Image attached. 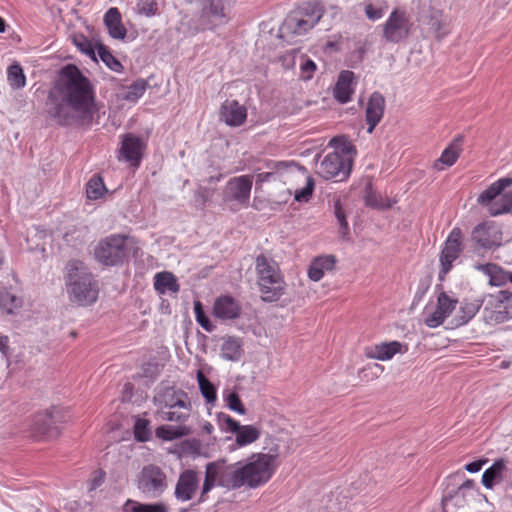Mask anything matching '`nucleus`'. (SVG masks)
Here are the masks:
<instances>
[{
	"mask_svg": "<svg viewBox=\"0 0 512 512\" xmlns=\"http://www.w3.org/2000/svg\"><path fill=\"white\" fill-rule=\"evenodd\" d=\"M184 427L162 425L156 429V436L165 441H173L187 434Z\"/></svg>",
	"mask_w": 512,
	"mask_h": 512,
	"instance_id": "39",
	"label": "nucleus"
},
{
	"mask_svg": "<svg viewBox=\"0 0 512 512\" xmlns=\"http://www.w3.org/2000/svg\"><path fill=\"white\" fill-rule=\"evenodd\" d=\"M106 191L105 184L99 176H93L86 184V195L90 200L102 198Z\"/></svg>",
	"mask_w": 512,
	"mask_h": 512,
	"instance_id": "38",
	"label": "nucleus"
},
{
	"mask_svg": "<svg viewBox=\"0 0 512 512\" xmlns=\"http://www.w3.org/2000/svg\"><path fill=\"white\" fill-rule=\"evenodd\" d=\"M201 430L203 433L211 435L214 431V426L209 421H204L201 423Z\"/></svg>",
	"mask_w": 512,
	"mask_h": 512,
	"instance_id": "59",
	"label": "nucleus"
},
{
	"mask_svg": "<svg viewBox=\"0 0 512 512\" xmlns=\"http://www.w3.org/2000/svg\"><path fill=\"white\" fill-rule=\"evenodd\" d=\"M167 486L166 474L156 465L144 466L138 476L137 487L146 497L156 498L161 496Z\"/></svg>",
	"mask_w": 512,
	"mask_h": 512,
	"instance_id": "12",
	"label": "nucleus"
},
{
	"mask_svg": "<svg viewBox=\"0 0 512 512\" xmlns=\"http://www.w3.org/2000/svg\"><path fill=\"white\" fill-rule=\"evenodd\" d=\"M460 148L456 143L450 144L441 154L438 162L436 163V167L438 169H442L439 167V164H443L444 166L450 167L452 166L459 157Z\"/></svg>",
	"mask_w": 512,
	"mask_h": 512,
	"instance_id": "40",
	"label": "nucleus"
},
{
	"mask_svg": "<svg viewBox=\"0 0 512 512\" xmlns=\"http://www.w3.org/2000/svg\"><path fill=\"white\" fill-rule=\"evenodd\" d=\"M419 20L429 25L431 29L437 34V37H442L447 32L444 31L446 21L443 19L442 12L440 10H433L429 19H425L423 15L419 17Z\"/></svg>",
	"mask_w": 512,
	"mask_h": 512,
	"instance_id": "37",
	"label": "nucleus"
},
{
	"mask_svg": "<svg viewBox=\"0 0 512 512\" xmlns=\"http://www.w3.org/2000/svg\"><path fill=\"white\" fill-rule=\"evenodd\" d=\"M73 44L78 48L80 52L90 57L92 60H96V54L93 44L82 34H75L72 37Z\"/></svg>",
	"mask_w": 512,
	"mask_h": 512,
	"instance_id": "44",
	"label": "nucleus"
},
{
	"mask_svg": "<svg viewBox=\"0 0 512 512\" xmlns=\"http://www.w3.org/2000/svg\"><path fill=\"white\" fill-rule=\"evenodd\" d=\"M200 483V476L196 470L185 469L178 477L175 485L174 496L180 502L193 499Z\"/></svg>",
	"mask_w": 512,
	"mask_h": 512,
	"instance_id": "18",
	"label": "nucleus"
},
{
	"mask_svg": "<svg viewBox=\"0 0 512 512\" xmlns=\"http://www.w3.org/2000/svg\"><path fill=\"white\" fill-rule=\"evenodd\" d=\"M329 145L336 151L324 156L316 166V173L325 180H346L352 170L355 149L345 137H334Z\"/></svg>",
	"mask_w": 512,
	"mask_h": 512,
	"instance_id": "4",
	"label": "nucleus"
},
{
	"mask_svg": "<svg viewBox=\"0 0 512 512\" xmlns=\"http://www.w3.org/2000/svg\"><path fill=\"white\" fill-rule=\"evenodd\" d=\"M482 484L486 489H492L496 484L512 487V467L506 459L496 460L482 474Z\"/></svg>",
	"mask_w": 512,
	"mask_h": 512,
	"instance_id": "17",
	"label": "nucleus"
},
{
	"mask_svg": "<svg viewBox=\"0 0 512 512\" xmlns=\"http://www.w3.org/2000/svg\"><path fill=\"white\" fill-rule=\"evenodd\" d=\"M457 304V300L450 297L445 292H441L437 299L435 310L425 318V324L429 328H437L443 324L445 319L452 313Z\"/></svg>",
	"mask_w": 512,
	"mask_h": 512,
	"instance_id": "22",
	"label": "nucleus"
},
{
	"mask_svg": "<svg viewBox=\"0 0 512 512\" xmlns=\"http://www.w3.org/2000/svg\"><path fill=\"white\" fill-rule=\"evenodd\" d=\"M316 71V64L311 59H305L300 64V76L303 80H310Z\"/></svg>",
	"mask_w": 512,
	"mask_h": 512,
	"instance_id": "52",
	"label": "nucleus"
},
{
	"mask_svg": "<svg viewBox=\"0 0 512 512\" xmlns=\"http://www.w3.org/2000/svg\"><path fill=\"white\" fill-rule=\"evenodd\" d=\"M132 388H133V386H132V384H131V383H126V384L124 385V390H125V391H129V392H131V391H132Z\"/></svg>",
	"mask_w": 512,
	"mask_h": 512,
	"instance_id": "62",
	"label": "nucleus"
},
{
	"mask_svg": "<svg viewBox=\"0 0 512 512\" xmlns=\"http://www.w3.org/2000/svg\"><path fill=\"white\" fill-rule=\"evenodd\" d=\"M220 355L228 361L237 362L243 355V344L239 337L225 336L222 338Z\"/></svg>",
	"mask_w": 512,
	"mask_h": 512,
	"instance_id": "28",
	"label": "nucleus"
},
{
	"mask_svg": "<svg viewBox=\"0 0 512 512\" xmlns=\"http://www.w3.org/2000/svg\"><path fill=\"white\" fill-rule=\"evenodd\" d=\"M472 483H473V482H472L471 480H468V481H466L465 485H466V486H469V485H472Z\"/></svg>",
	"mask_w": 512,
	"mask_h": 512,
	"instance_id": "63",
	"label": "nucleus"
},
{
	"mask_svg": "<svg viewBox=\"0 0 512 512\" xmlns=\"http://www.w3.org/2000/svg\"><path fill=\"white\" fill-rule=\"evenodd\" d=\"M462 250V231L455 227L449 233L440 254V280H444L445 276L451 271L453 263L459 258Z\"/></svg>",
	"mask_w": 512,
	"mask_h": 512,
	"instance_id": "14",
	"label": "nucleus"
},
{
	"mask_svg": "<svg viewBox=\"0 0 512 512\" xmlns=\"http://www.w3.org/2000/svg\"><path fill=\"white\" fill-rule=\"evenodd\" d=\"M47 104L49 115L61 125H70L79 119L91 120L97 110L93 85L73 64L60 70Z\"/></svg>",
	"mask_w": 512,
	"mask_h": 512,
	"instance_id": "2",
	"label": "nucleus"
},
{
	"mask_svg": "<svg viewBox=\"0 0 512 512\" xmlns=\"http://www.w3.org/2000/svg\"><path fill=\"white\" fill-rule=\"evenodd\" d=\"M126 240L127 237L117 234L102 239L94 249L96 260L104 266L121 264L126 257Z\"/></svg>",
	"mask_w": 512,
	"mask_h": 512,
	"instance_id": "10",
	"label": "nucleus"
},
{
	"mask_svg": "<svg viewBox=\"0 0 512 512\" xmlns=\"http://www.w3.org/2000/svg\"><path fill=\"white\" fill-rule=\"evenodd\" d=\"M154 289L159 294L177 293L180 289L175 275L168 271L158 272L154 276Z\"/></svg>",
	"mask_w": 512,
	"mask_h": 512,
	"instance_id": "32",
	"label": "nucleus"
},
{
	"mask_svg": "<svg viewBox=\"0 0 512 512\" xmlns=\"http://www.w3.org/2000/svg\"><path fill=\"white\" fill-rule=\"evenodd\" d=\"M384 371V367L377 363L367 364L363 369V378H378Z\"/></svg>",
	"mask_w": 512,
	"mask_h": 512,
	"instance_id": "53",
	"label": "nucleus"
},
{
	"mask_svg": "<svg viewBox=\"0 0 512 512\" xmlns=\"http://www.w3.org/2000/svg\"><path fill=\"white\" fill-rule=\"evenodd\" d=\"M61 413L57 408H52L37 413L30 425V436L36 440L53 439L60 433Z\"/></svg>",
	"mask_w": 512,
	"mask_h": 512,
	"instance_id": "11",
	"label": "nucleus"
},
{
	"mask_svg": "<svg viewBox=\"0 0 512 512\" xmlns=\"http://www.w3.org/2000/svg\"><path fill=\"white\" fill-rule=\"evenodd\" d=\"M5 31V21L0 17V33Z\"/></svg>",
	"mask_w": 512,
	"mask_h": 512,
	"instance_id": "60",
	"label": "nucleus"
},
{
	"mask_svg": "<svg viewBox=\"0 0 512 512\" xmlns=\"http://www.w3.org/2000/svg\"><path fill=\"white\" fill-rule=\"evenodd\" d=\"M64 281L70 302L78 306H90L97 301L98 282L84 262L69 260L64 268Z\"/></svg>",
	"mask_w": 512,
	"mask_h": 512,
	"instance_id": "3",
	"label": "nucleus"
},
{
	"mask_svg": "<svg viewBox=\"0 0 512 512\" xmlns=\"http://www.w3.org/2000/svg\"><path fill=\"white\" fill-rule=\"evenodd\" d=\"M197 381L200 392L202 396L205 398L206 402L209 404H213L217 399L215 386L200 370L197 372Z\"/></svg>",
	"mask_w": 512,
	"mask_h": 512,
	"instance_id": "36",
	"label": "nucleus"
},
{
	"mask_svg": "<svg viewBox=\"0 0 512 512\" xmlns=\"http://www.w3.org/2000/svg\"><path fill=\"white\" fill-rule=\"evenodd\" d=\"M366 204L369 206H375V203L372 201V198L370 196L366 197Z\"/></svg>",
	"mask_w": 512,
	"mask_h": 512,
	"instance_id": "61",
	"label": "nucleus"
},
{
	"mask_svg": "<svg viewBox=\"0 0 512 512\" xmlns=\"http://www.w3.org/2000/svg\"><path fill=\"white\" fill-rule=\"evenodd\" d=\"M146 89L147 82L143 79H138L128 86L124 98L130 102H137L143 96Z\"/></svg>",
	"mask_w": 512,
	"mask_h": 512,
	"instance_id": "43",
	"label": "nucleus"
},
{
	"mask_svg": "<svg viewBox=\"0 0 512 512\" xmlns=\"http://www.w3.org/2000/svg\"><path fill=\"white\" fill-rule=\"evenodd\" d=\"M9 339L7 336L0 335V351L2 354L6 355L9 351Z\"/></svg>",
	"mask_w": 512,
	"mask_h": 512,
	"instance_id": "58",
	"label": "nucleus"
},
{
	"mask_svg": "<svg viewBox=\"0 0 512 512\" xmlns=\"http://www.w3.org/2000/svg\"><path fill=\"white\" fill-rule=\"evenodd\" d=\"M471 240L483 250H494L502 245L503 235L494 222H483L474 227Z\"/></svg>",
	"mask_w": 512,
	"mask_h": 512,
	"instance_id": "16",
	"label": "nucleus"
},
{
	"mask_svg": "<svg viewBox=\"0 0 512 512\" xmlns=\"http://www.w3.org/2000/svg\"><path fill=\"white\" fill-rule=\"evenodd\" d=\"M270 171L258 173L256 176V187L264 183L281 181L284 182L292 164L288 162H273L269 166Z\"/></svg>",
	"mask_w": 512,
	"mask_h": 512,
	"instance_id": "26",
	"label": "nucleus"
},
{
	"mask_svg": "<svg viewBox=\"0 0 512 512\" xmlns=\"http://www.w3.org/2000/svg\"><path fill=\"white\" fill-rule=\"evenodd\" d=\"M312 192L313 186L312 184L308 183L304 188H302L301 190H297L295 192V199L297 201H306L312 195Z\"/></svg>",
	"mask_w": 512,
	"mask_h": 512,
	"instance_id": "56",
	"label": "nucleus"
},
{
	"mask_svg": "<svg viewBox=\"0 0 512 512\" xmlns=\"http://www.w3.org/2000/svg\"><path fill=\"white\" fill-rule=\"evenodd\" d=\"M476 268L489 277V283L492 286H503L511 279V273L503 270L496 264H481Z\"/></svg>",
	"mask_w": 512,
	"mask_h": 512,
	"instance_id": "31",
	"label": "nucleus"
},
{
	"mask_svg": "<svg viewBox=\"0 0 512 512\" xmlns=\"http://www.w3.org/2000/svg\"><path fill=\"white\" fill-rule=\"evenodd\" d=\"M98 54L112 71L119 72L122 69V64L102 45L98 47Z\"/></svg>",
	"mask_w": 512,
	"mask_h": 512,
	"instance_id": "51",
	"label": "nucleus"
},
{
	"mask_svg": "<svg viewBox=\"0 0 512 512\" xmlns=\"http://www.w3.org/2000/svg\"><path fill=\"white\" fill-rule=\"evenodd\" d=\"M7 81L12 89H21L26 85V77L22 67L15 63L7 69Z\"/></svg>",
	"mask_w": 512,
	"mask_h": 512,
	"instance_id": "35",
	"label": "nucleus"
},
{
	"mask_svg": "<svg viewBox=\"0 0 512 512\" xmlns=\"http://www.w3.org/2000/svg\"><path fill=\"white\" fill-rule=\"evenodd\" d=\"M134 435L138 441L145 442L150 438L149 422L146 419L138 418L134 424Z\"/></svg>",
	"mask_w": 512,
	"mask_h": 512,
	"instance_id": "50",
	"label": "nucleus"
},
{
	"mask_svg": "<svg viewBox=\"0 0 512 512\" xmlns=\"http://www.w3.org/2000/svg\"><path fill=\"white\" fill-rule=\"evenodd\" d=\"M322 16V6L317 2H308L300 9L287 16L280 31L284 35H303L311 30Z\"/></svg>",
	"mask_w": 512,
	"mask_h": 512,
	"instance_id": "8",
	"label": "nucleus"
},
{
	"mask_svg": "<svg viewBox=\"0 0 512 512\" xmlns=\"http://www.w3.org/2000/svg\"><path fill=\"white\" fill-rule=\"evenodd\" d=\"M334 213L339 224V233L342 238H346L349 234V225L339 200H337L334 204Z\"/></svg>",
	"mask_w": 512,
	"mask_h": 512,
	"instance_id": "47",
	"label": "nucleus"
},
{
	"mask_svg": "<svg viewBox=\"0 0 512 512\" xmlns=\"http://www.w3.org/2000/svg\"><path fill=\"white\" fill-rule=\"evenodd\" d=\"M217 424L221 431L225 433L234 434L237 429L239 430L240 423L233 419L230 415L220 412L216 414Z\"/></svg>",
	"mask_w": 512,
	"mask_h": 512,
	"instance_id": "45",
	"label": "nucleus"
},
{
	"mask_svg": "<svg viewBox=\"0 0 512 512\" xmlns=\"http://www.w3.org/2000/svg\"><path fill=\"white\" fill-rule=\"evenodd\" d=\"M242 308L239 302L229 295L216 299L213 306V314L221 320H232L240 316Z\"/></svg>",
	"mask_w": 512,
	"mask_h": 512,
	"instance_id": "25",
	"label": "nucleus"
},
{
	"mask_svg": "<svg viewBox=\"0 0 512 512\" xmlns=\"http://www.w3.org/2000/svg\"><path fill=\"white\" fill-rule=\"evenodd\" d=\"M385 110V98L379 92L370 95L366 107V122L368 124L367 132L372 133L378 123L381 121Z\"/></svg>",
	"mask_w": 512,
	"mask_h": 512,
	"instance_id": "24",
	"label": "nucleus"
},
{
	"mask_svg": "<svg viewBox=\"0 0 512 512\" xmlns=\"http://www.w3.org/2000/svg\"><path fill=\"white\" fill-rule=\"evenodd\" d=\"M480 303L473 301L462 302L459 308V324H466L470 321L479 311Z\"/></svg>",
	"mask_w": 512,
	"mask_h": 512,
	"instance_id": "42",
	"label": "nucleus"
},
{
	"mask_svg": "<svg viewBox=\"0 0 512 512\" xmlns=\"http://www.w3.org/2000/svg\"><path fill=\"white\" fill-rule=\"evenodd\" d=\"M487 463V460H477L465 465V470L469 473H476L482 469V466Z\"/></svg>",
	"mask_w": 512,
	"mask_h": 512,
	"instance_id": "57",
	"label": "nucleus"
},
{
	"mask_svg": "<svg viewBox=\"0 0 512 512\" xmlns=\"http://www.w3.org/2000/svg\"><path fill=\"white\" fill-rule=\"evenodd\" d=\"M484 317L490 323H503L512 318V293L499 291L490 295L484 308Z\"/></svg>",
	"mask_w": 512,
	"mask_h": 512,
	"instance_id": "13",
	"label": "nucleus"
},
{
	"mask_svg": "<svg viewBox=\"0 0 512 512\" xmlns=\"http://www.w3.org/2000/svg\"><path fill=\"white\" fill-rule=\"evenodd\" d=\"M235 445L238 448L248 446L256 442L261 436V430L255 425H239L235 431Z\"/></svg>",
	"mask_w": 512,
	"mask_h": 512,
	"instance_id": "34",
	"label": "nucleus"
},
{
	"mask_svg": "<svg viewBox=\"0 0 512 512\" xmlns=\"http://www.w3.org/2000/svg\"><path fill=\"white\" fill-rule=\"evenodd\" d=\"M21 305V300L8 290L0 291V307L6 313H13Z\"/></svg>",
	"mask_w": 512,
	"mask_h": 512,
	"instance_id": "41",
	"label": "nucleus"
},
{
	"mask_svg": "<svg viewBox=\"0 0 512 512\" xmlns=\"http://www.w3.org/2000/svg\"><path fill=\"white\" fill-rule=\"evenodd\" d=\"M275 471V456L265 453L252 454L246 460L229 463L218 459L205 465L204 479L197 504L208 500V494L216 487L237 490L242 487L255 489L267 483Z\"/></svg>",
	"mask_w": 512,
	"mask_h": 512,
	"instance_id": "1",
	"label": "nucleus"
},
{
	"mask_svg": "<svg viewBox=\"0 0 512 512\" xmlns=\"http://www.w3.org/2000/svg\"><path fill=\"white\" fill-rule=\"evenodd\" d=\"M354 73L349 70L342 71L339 74L335 89L334 96L341 103H347L351 100L354 93Z\"/></svg>",
	"mask_w": 512,
	"mask_h": 512,
	"instance_id": "27",
	"label": "nucleus"
},
{
	"mask_svg": "<svg viewBox=\"0 0 512 512\" xmlns=\"http://www.w3.org/2000/svg\"><path fill=\"white\" fill-rule=\"evenodd\" d=\"M224 401L230 410L240 415H244L246 413V409L244 408L242 401L236 392H229L228 394H224Z\"/></svg>",
	"mask_w": 512,
	"mask_h": 512,
	"instance_id": "49",
	"label": "nucleus"
},
{
	"mask_svg": "<svg viewBox=\"0 0 512 512\" xmlns=\"http://www.w3.org/2000/svg\"><path fill=\"white\" fill-rule=\"evenodd\" d=\"M407 347L399 341L382 342L365 349V355L369 359L389 361L397 354H403Z\"/></svg>",
	"mask_w": 512,
	"mask_h": 512,
	"instance_id": "23",
	"label": "nucleus"
},
{
	"mask_svg": "<svg viewBox=\"0 0 512 512\" xmlns=\"http://www.w3.org/2000/svg\"><path fill=\"white\" fill-rule=\"evenodd\" d=\"M226 22V12L223 0H209L202 7L199 16L201 29H213Z\"/></svg>",
	"mask_w": 512,
	"mask_h": 512,
	"instance_id": "19",
	"label": "nucleus"
},
{
	"mask_svg": "<svg viewBox=\"0 0 512 512\" xmlns=\"http://www.w3.org/2000/svg\"><path fill=\"white\" fill-rule=\"evenodd\" d=\"M122 512H169V507L164 502L142 503L127 499L122 506Z\"/></svg>",
	"mask_w": 512,
	"mask_h": 512,
	"instance_id": "33",
	"label": "nucleus"
},
{
	"mask_svg": "<svg viewBox=\"0 0 512 512\" xmlns=\"http://www.w3.org/2000/svg\"><path fill=\"white\" fill-rule=\"evenodd\" d=\"M509 282H511V283H512V273H511V279H509Z\"/></svg>",
	"mask_w": 512,
	"mask_h": 512,
	"instance_id": "64",
	"label": "nucleus"
},
{
	"mask_svg": "<svg viewBox=\"0 0 512 512\" xmlns=\"http://www.w3.org/2000/svg\"><path fill=\"white\" fill-rule=\"evenodd\" d=\"M219 119L229 127H239L247 119V108L237 100H225L219 110Z\"/></svg>",
	"mask_w": 512,
	"mask_h": 512,
	"instance_id": "21",
	"label": "nucleus"
},
{
	"mask_svg": "<svg viewBox=\"0 0 512 512\" xmlns=\"http://www.w3.org/2000/svg\"><path fill=\"white\" fill-rule=\"evenodd\" d=\"M335 257L324 255L315 258L308 269V276L312 281H320L326 272L332 271L335 266Z\"/></svg>",
	"mask_w": 512,
	"mask_h": 512,
	"instance_id": "29",
	"label": "nucleus"
},
{
	"mask_svg": "<svg viewBox=\"0 0 512 512\" xmlns=\"http://www.w3.org/2000/svg\"><path fill=\"white\" fill-rule=\"evenodd\" d=\"M146 147L142 138L133 134H126L122 137L120 147V158L130 163L131 166L138 167Z\"/></svg>",
	"mask_w": 512,
	"mask_h": 512,
	"instance_id": "20",
	"label": "nucleus"
},
{
	"mask_svg": "<svg viewBox=\"0 0 512 512\" xmlns=\"http://www.w3.org/2000/svg\"><path fill=\"white\" fill-rule=\"evenodd\" d=\"M104 23L108 29L109 35L114 39H124L127 33L122 24L121 14L115 7L109 8L104 15Z\"/></svg>",
	"mask_w": 512,
	"mask_h": 512,
	"instance_id": "30",
	"label": "nucleus"
},
{
	"mask_svg": "<svg viewBox=\"0 0 512 512\" xmlns=\"http://www.w3.org/2000/svg\"><path fill=\"white\" fill-rule=\"evenodd\" d=\"M194 313L198 324L207 332H212L215 326L211 323L209 318L206 316L202 304L199 301L194 303Z\"/></svg>",
	"mask_w": 512,
	"mask_h": 512,
	"instance_id": "48",
	"label": "nucleus"
},
{
	"mask_svg": "<svg viewBox=\"0 0 512 512\" xmlns=\"http://www.w3.org/2000/svg\"><path fill=\"white\" fill-rule=\"evenodd\" d=\"M512 178H500L485 189L477 199L491 216L509 213L512 210Z\"/></svg>",
	"mask_w": 512,
	"mask_h": 512,
	"instance_id": "7",
	"label": "nucleus"
},
{
	"mask_svg": "<svg viewBox=\"0 0 512 512\" xmlns=\"http://www.w3.org/2000/svg\"><path fill=\"white\" fill-rule=\"evenodd\" d=\"M412 16L404 7L394 8L382 25L383 39L392 44L407 40L413 31Z\"/></svg>",
	"mask_w": 512,
	"mask_h": 512,
	"instance_id": "9",
	"label": "nucleus"
},
{
	"mask_svg": "<svg viewBox=\"0 0 512 512\" xmlns=\"http://www.w3.org/2000/svg\"><path fill=\"white\" fill-rule=\"evenodd\" d=\"M106 474L102 470H96L92 473V476L88 482L89 491H94L99 488L105 481Z\"/></svg>",
	"mask_w": 512,
	"mask_h": 512,
	"instance_id": "55",
	"label": "nucleus"
},
{
	"mask_svg": "<svg viewBox=\"0 0 512 512\" xmlns=\"http://www.w3.org/2000/svg\"><path fill=\"white\" fill-rule=\"evenodd\" d=\"M386 12V7H374L372 4H367L365 6V14L367 18L371 21H376L381 19Z\"/></svg>",
	"mask_w": 512,
	"mask_h": 512,
	"instance_id": "54",
	"label": "nucleus"
},
{
	"mask_svg": "<svg viewBox=\"0 0 512 512\" xmlns=\"http://www.w3.org/2000/svg\"><path fill=\"white\" fill-rule=\"evenodd\" d=\"M136 11L140 15L152 17L157 14L158 2L157 0H137Z\"/></svg>",
	"mask_w": 512,
	"mask_h": 512,
	"instance_id": "46",
	"label": "nucleus"
},
{
	"mask_svg": "<svg viewBox=\"0 0 512 512\" xmlns=\"http://www.w3.org/2000/svg\"><path fill=\"white\" fill-rule=\"evenodd\" d=\"M156 416L162 421L185 423L191 412L188 394L174 386L159 387L153 397Z\"/></svg>",
	"mask_w": 512,
	"mask_h": 512,
	"instance_id": "5",
	"label": "nucleus"
},
{
	"mask_svg": "<svg viewBox=\"0 0 512 512\" xmlns=\"http://www.w3.org/2000/svg\"><path fill=\"white\" fill-rule=\"evenodd\" d=\"M256 271L261 297L265 302H275L284 294L286 283L276 261L260 255L256 258Z\"/></svg>",
	"mask_w": 512,
	"mask_h": 512,
	"instance_id": "6",
	"label": "nucleus"
},
{
	"mask_svg": "<svg viewBox=\"0 0 512 512\" xmlns=\"http://www.w3.org/2000/svg\"><path fill=\"white\" fill-rule=\"evenodd\" d=\"M253 176L241 175L231 178L225 185L223 196L227 202H234L240 206L249 204Z\"/></svg>",
	"mask_w": 512,
	"mask_h": 512,
	"instance_id": "15",
	"label": "nucleus"
}]
</instances>
